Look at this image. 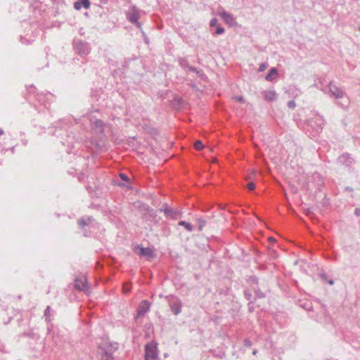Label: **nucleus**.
<instances>
[{"instance_id":"4c0bfd02","label":"nucleus","mask_w":360,"mask_h":360,"mask_svg":"<svg viewBox=\"0 0 360 360\" xmlns=\"http://www.w3.org/2000/svg\"><path fill=\"white\" fill-rule=\"evenodd\" d=\"M251 281H252V283H255V284L257 285V283H258L257 278H256V277H252V278H251Z\"/></svg>"},{"instance_id":"a878e982","label":"nucleus","mask_w":360,"mask_h":360,"mask_svg":"<svg viewBox=\"0 0 360 360\" xmlns=\"http://www.w3.org/2000/svg\"><path fill=\"white\" fill-rule=\"evenodd\" d=\"M145 210L147 211L148 214L153 217H156V212L150 208L148 205L144 206Z\"/></svg>"},{"instance_id":"2f4dec72","label":"nucleus","mask_w":360,"mask_h":360,"mask_svg":"<svg viewBox=\"0 0 360 360\" xmlns=\"http://www.w3.org/2000/svg\"><path fill=\"white\" fill-rule=\"evenodd\" d=\"M246 187L248 190L253 191L255 188V184L254 182L250 181L247 184Z\"/></svg>"},{"instance_id":"a211bd4d","label":"nucleus","mask_w":360,"mask_h":360,"mask_svg":"<svg viewBox=\"0 0 360 360\" xmlns=\"http://www.w3.org/2000/svg\"><path fill=\"white\" fill-rule=\"evenodd\" d=\"M90 121L93 124V125L96 129H98L100 131H103V122L102 120H96V119L95 120H93L92 119H91Z\"/></svg>"},{"instance_id":"9b49d317","label":"nucleus","mask_w":360,"mask_h":360,"mask_svg":"<svg viewBox=\"0 0 360 360\" xmlns=\"http://www.w3.org/2000/svg\"><path fill=\"white\" fill-rule=\"evenodd\" d=\"M170 308L174 315L179 314L181 311V304L178 299H174L169 302Z\"/></svg>"},{"instance_id":"f704fd0d","label":"nucleus","mask_w":360,"mask_h":360,"mask_svg":"<svg viewBox=\"0 0 360 360\" xmlns=\"http://www.w3.org/2000/svg\"><path fill=\"white\" fill-rule=\"evenodd\" d=\"M234 98L241 103L245 102V98L243 96H235Z\"/></svg>"},{"instance_id":"cd10ccee","label":"nucleus","mask_w":360,"mask_h":360,"mask_svg":"<svg viewBox=\"0 0 360 360\" xmlns=\"http://www.w3.org/2000/svg\"><path fill=\"white\" fill-rule=\"evenodd\" d=\"M50 311H51V307L49 306H47L44 311V316L45 317V321L46 322H49Z\"/></svg>"},{"instance_id":"6e6552de","label":"nucleus","mask_w":360,"mask_h":360,"mask_svg":"<svg viewBox=\"0 0 360 360\" xmlns=\"http://www.w3.org/2000/svg\"><path fill=\"white\" fill-rule=\"evenodd\" d=\"M75 287L79 291H88L89 285L86 277L85 276H81L76 278L75 280Z\"/></svg>"},{"instance_id":"9d476101","label":"nucleus","mask_w":360,"mask_h":360,"mask_svg":"<svg viewBox=\"0 0 360 360\" xmlns=\"http://www.w3.org/2000/svg\"><path fill=\"white\" fill-rule=\"evenodd\" d=\"M150 303L148 300L142 301L137 308V317L143 316L150 309Z\"/></svg>"},{"instance_id":"e433bc0d","label":"nucleus","mask_w":360,"mask_h":360,"mask_svg":"<svg viewBox=\"0 0 360 360\" xmlns=\"http://www.w3.org/2000/svg\"><path fill=\"white\" fill-rule=\"evenodd\" d=\"M354 214L356 216H359L360 215V208H356L355 210H354Z\"/></svg>"},{"instance_id":"58836bf2","label":"nucleus","mask_w":360,"mask_h":360,"mask_svg":"<svg viewBox=\"0 0 360 360\" xmlns=\"http://www.w3.org/2000/svg\"><path fill=\"white\" fill-rule=\"evenodd\" d=\"M345 190L349 191H353V188L351 187H348V186L345 188Z\"/></svg>"},{"instance_id":"bb28decb","label":"nucleus","mask_w":360,"mask_h":360,"mask_svg":"<svg viewBox=\"0 0 360 360\" xmlns=\"http://www.w3.org/2000/svg\"><path fill=\"white\" fill-rule=\"evenodd\" d=\"M179 63L181 68H187L189 66L188 60L185 58H180Z\"/></svg>"},{"instance_id":"dca6fc26","label":"nucleus","mask_w":360,"mask_h":360,"mask_svg":"<svg viewBox=\"0 0 360 360\" xmlns=\"http://www.w3.org/2000/svg\"><path fill=\"white\" fill-rule=\"evenodd\" d=\"M93 221L92 217H88L86 218H80L78 219V225L81 229H84L86 226H88Z\"/></svg>"},{"instance_id":"473e14b6","label":"nucleus","mask_w":360,"mask_h":360,"mask_svg":"<svg viewBox=\"0 0 360 360\" xmlns=\"http://www.w3.org/2000/svg\"><path fill=\"white\" fill-rule=\"evenodd\" d=\"M288 106L291 109H294L296 107V103L294 101H290L288 102Z\"/></svg>"},{"instance_id":"a18cd8bd","label":"nucleus","mask_w":360,"mask_h":360,"mask_svg":"<svg viewBox=\"0 0 360 360\" xmlns=\"http://www.w3.org/2000/svg\"><path fill=\"white\" fill-rule=\"evenodd\" d=\"M269 239L271 240V241H274V239H273L272 238H270Z\"/></svg>"},{"instance_id":"37998d69","label":"nucleus","mask_w":360,"mask_h":360,"mask_svg":"<svg viewBox=\"0 0 360 360\" xmlns=\"http://www.w3.org/2000/svg\"><path fill=\"white\" fill-rule=\"evenodd\" d=\"M4 134V130L3 129H0V136Z\"/></svg>"},{"instance_id":"aec40b11","label":"nucleus","mask_w":360,"mask_h":360,"mask_svg":"<svg viewBox=\"0 0 360 360\" xmlns=\"http://www.w3.org/2000/svg\"><path fill=\"white\" fill-rule=\"evenodd\" d=\"M187 68L189 71L195 73L196 75H198V77L201 78L205 75L202 70H198L197 68L191 65H189Z\"/></svg>"},{"instance_id":"f03ea898","label":"nucleus","mask_w":360,"mask_h":360,"mask_svg":"<svg viewBox=\"0 0 360 360\" xmlns=\"http://www.w3.org/2000/svg\"><path fill=\"white\" fill-rule=\"evenodd\" d=\"M117 344L109 345L106 346H99L98 348V354L100 356V360H114L113 353L117 350Z\"/></svg>"},{"instance_id":"7c9ffc66","label":"nucleus","mask_w":360,"mask_h":360,"mask_svg":"<svg viewBox=\"0 0 360 360\" xmlns=\"http://www.w3.org/2000/svg\"><path fill=\"white\" fill-rule=\"evenodd\" d=\"M120 177L122 180L126 181V182H129V178L127 176V174H124V173H120Z\"/></svg>"},{"instance_id":"f8f14e48","label":"nucleus","mask_w":360,"mask_h":360,"mask_svg":"<svg viewBox=\"0 0 360 360\" xmlns=\"http://www.w3.org/2000/svg\"><path fill=\"white\" fill-rule=\"evenodd\" d=\"M160 211L164 212L165 216L167 218H171V219H176L177 216L179 214V212L176 210H174L169 207H166L165 209L160 208Z\"/></svg>"},{"instance_id":"39448f33","label":"nucleus","mask_w":360,"mask_h":360,"mask_svg":"<svg viewBox=\"0 0 360 360\" xmlns=\"http://www.w3.org/2000/svg\"><path fill=\"white\" fill-rule=\"evenodd\" d=\"M145 357L151 360H155L158 358V351L157 343L151 342L145 346Z\"/></svg>"},{"instance_id":"49530a36","label":"nucleus","mask_w":360,"mask_h":360,"mask_svg":"<svg viewBox=\"0 0 360 360\" xmlns=\"http://www.w3.org/2000/svg\"><path fill=\"white\" fill-rule=\"evenodd\" d=\"M144 360H150V359H146V358H145V359H144Z\"/></svg>"},{"instance_id":"c756f323","label":"nucleus","mask_w":360,"mask_h":360,"mask_svg":"<svg viewBox=\"0 0 360 360\" xmlns=\"http://www.w3.org/2000/svg\"><path fill=\"white\" fill-rule=\"evenodd\" d=\"M267 67H268V64L266 63H262L259 65L258 71L263 72L267 68Z\"/></svg>"},{"instance_id":"f257e3e1","label":"nucleus","mask_w":360,"mask_h":360,"mask_svg":"<svg viewBox=\"0 0 360 360\" xmlns=\"http://www.w3.org/2000/svg\"><path fill=\"white\" fill-rule=\"evenodd\" d=\"M328 87L330 95L337 99H342V105L343 107H347L349 104V98L347 96L344 91L336 86L333 82L329 83Z\"/></svg>"},{"instance_id":"412c9836","label":"nucleus","mask_w":360,"mask_h":360,"mask_svg":"<svg viewBox=\"0 0 360 360\" xmlns=\"http://www.w3.org/2000/svg\"><path fill=\"white\" fill-rule=\"evenodd\" d=\"M179 225L185 227V229L188 231H192L193 229L191 224L186 222L185 221H179Z\"/></svg>"},{"instance_id":"5701e85b","label":"nucleus","mask_w":360,"mask_h":360,"mask_svg":"<svg viewBox=\"0 0 360 360\" xmlns=\"http://www.w3.org/2000/svg\"><path fill=\"white\" fill-rule=\"evenodd\" d=\"M197 222H198V230L202 231L203 227L206 224V221L203 219L200 218V219H197Z\"/></svg>"},{"instance_id":"423d86ee","label":"nucleus","mask_w":360,"mask_h":360,"mask_svg":"<svg viewBox=\"0 0 360 360\" xmlns=\"http://www.w3.org/2000/svg\"><path fill=\"white\" fill-rule=\"evenodd\" d=\"M217 15H219L224 20L225 23L229 25L230 27L237 25V22L234 16L231 13L226 11L224 8H223L222 7H220L218 9Z\"/></svg>"},{"instance_id":"1a4fd4ad","label":"nucleus","mask_w":360,"mask_h":360,"mask_svg":"<svg viewBox=\"0 0 360 360\" xmlns=\"http://www.w3.org/2000/svg\"><path fill=\"white\" fill-rule=\"evenodd\" d=\"M135 252L142 257H146L148 259L153 258L155 256L154 250L150 248H143L137 246Z\"/></svg>"},{"instance_id":"7ed1b4c3","label":"nucleus","mask_w":360,"mask_h":360,"mask_svg":"<svg viewBox=\"0 0 360 360\" xmlns=\"http://www.w3.org/2000/svg\"><path fill=\"white\" fill-rule=\"evenodd\" d=\"M142 11L135 5L131 6L127 11H126V18L131 23L136 25V27L141 30V24L139 22Z\"/></svg>"},{"instance_id":"6ab92c4d","label":"nucleus","mask_w":360,"mask_h":360,"mask_svg":"<svg viewBox=\"0 0 360 360\" xmlns=\"http://www.w3.org/2000/svg\"><path fill=\"white\" fill-rule=\"evenodd\" d=\"M252 290L255 294L256 298H264L266 297V294L262 292L257 286H253Z\"/></svg>"},{"instance_id":"b1692460","label":"nucleus","mask_w":360,"mask_h":360,"mask_svg":"<svg viewBox=\"0 0 360 360\" xmlns=\"http://www.w3.org/2000/svg\"><path fill=\"white\" fill-rule=\"evenodd\" d=\"M194 148L197 150H200L204 148V144L200 140H198L194 143Z\"/></svg>"},{"instance_id":"ddd939ff","label":"nucleus","mask_w":360,"mask_h":360,"mask_svg":"<svg viewBox=\"0 0 360 360\" xmlns=\"http://www.w3.org/2000/svg\"><path fill=\"white\" fill-rule=\"evenodd\" d=\"M89 0H77L74 3V8L76 10H80L82 8H89Z\"/></svg>"},{"instance_id":"c9c22d12","label":"nucleus","mask_w":360,"mask_h":360,"mask_svg":"<svg viewBox=\"0 0 360 360\" xmlns=\"http://www.w3.org/2000/svg\"><path fill=\"white\" fill-rule=\"evenodd\" d=\"M123 290L125 293H127L130 291V288L127 285H124L123 287Z\"/></svg>"},{"instance_id":"4468645a","label":"nucleus","mask_w":360,"mask_h":360,"mask_svg":"<svg viewBox=\"0 0 360 360\" xmlns=\"http://www.w3.org/2000/svg\"><path fill=\"white\" fill-rule=\"evenodd\" d=\"M339 160L340 162L347 167L351 166L353 163V159L348 154H342L341 156H340Z\"/></svg>"},{"instance_id":"ea45409f","label":"nucleus","mask_w":360,"mask_h":360,"mask_svg":"<svg viewBox=\"0 0 360 360\" xmlns=\"http://www.w3.org/2000/svg\"><path fill=\"white\" fill-rule=\"evenodd\" d=\"M257 352H258V351H257V349H254V350L252 351V354H253V355H256V354H257Z\"/></svg>"},{"instance_id":"4be33fe9","label":"nucleus","mask_w":360,"mask_h":360,"mask_svg":"<svg viewBox=\"0 0 360 360\" xmlns=\"http://www.w3.org/2000/svg\"><path fill=\"white\" fill-rule=\"evenodd\" d=\"M244 296L249 301L248 305H251L253 303V301L252 300V295L251 292L248 290H244Z\"/></svg>"},{"instance_id":"72a5a7b5","label":"nucleus","mask_w":360,"mask_h":360,"mask_svg":"<svg viewBox=\"0 0 360 360\" xmlns=\"http://www.w3.org/2000/svg\"><path fill=\"white\" fill-rule=\"evenodd\" d=\"M244 345L247 347H250L252 346V342L248 339H245L244 340Z\"/></svg>"},{"instance_id":"f3484780","label":"nucleus","mask_w":360,"mask_h":360,"mask_svg":"<svg viewBox=\"0 0 360 360\" xmlns=\"http://www.w3.org/2000/svg\"><path fill=\"white\" fill-rule=\"evenodd\" d=\"M264 96L265 99L268 101H273L276 98V94L274 91H266Z\"/></svg>"},{"instance_id":"79ce46f5","label":"nucleus","mask_w":360,"mask_h":360,"mask_svg":"<svg viewBox=\"0 0 360 360\" xmlns=\"http://www.w3.org/2000/svg\"><path fill=\"white\" fill-rule=\"evenodd\" d=\"M249 306V310L250 311H252L253 310V307L252 306H250V305H248Z\"/></svg>"},{"instance_id":"393cba45","label":"nucleus","mask_w":360,"mask_h":360,"mask_svg":"<svg viewBox=\"0 0 360 360\" xmlns=\"http://www.w3.org/2000/svg\"><path fill=\"white\" fill-rule=\"evenodd\" d=\"M224 32H225L224 28L223 27H221V25H218L217 27L216 30L213 33V34L214 35H221V34H223Z\"/></svg>"},{"instance_id":"2eb2a0df","label":"nucleus","mask_w":360,"mask_h":360,"mask_svg":"<svg viewBox=\"0 0 360 360\" xmlns=\"http://www.w3.org/2000/svg\"><path fill=\"white\" fill-rule=\"evenodd\" d=\"M278 75V72L276 68H271L268 74L266 75V79L269 82L273 81Z\"/></svg>"},{"instance_id":"20e7f679","label":"nucleus","mask_w":360,"mask_h":360,"mask_svg":"<svg viewBox=\"0 0 360 360\" xmlns=\"http://www.w3.org/2000/svg\"><path fill=\"white\" fill-rule=\"evenodd\" d=\"M72 45L75 52L80 56L83 57L90 53L89 44L82 39H75Z\"/></svg>"},{"instance_id":"c03bdc74","label":"nucleus","mask_w":360,"mask_h":360,"mask_svg":"<svg viewBox=\"0 0 360 360\" xmlns=\"http://www.w3.org/2000/svg\"><path fill=\"white\" fill-rule=\"evenodd\" d=\"M269 239L271 240V241H274V239H273L272 238H270Z\"/></svg>"},{"instance_id":"c85d7f7f","label":"nucleus","mask_w":360,"mask_h":360,"mask_svg":"<svg viewBox=\"0 0 360 360\" xmlns=\"http://www.w3.org/2000/svg\"><path fill=\"white\" fill-rule=\"evenodd\" d=\"M210 26L211 27H213L215 26L217 27L218 26V19L216 18H212L210 22Z\"/></svg>"},{"instance_id":"0eeeda50","label":"nucleus","mask_w":360,"mask_h":360,"mask_svg":"<svg viewBox=\"0 0 360 360\" xmlns=\"http://www.w3.org/2000/svg\"><path fill=\"white\" fill-rule=\"evenodd\" d=\"M325 120L319 115H316L309 120V125L317 132L321 131L325 125Z\"/></svg>"},{"instance_id":"a19ab883","label":"nucleus","mask_w":360,"mask_h":360,"mask_svg":"<svg viewBox=\"0 0 360 360\" xmlns=\"http://www.w3.org/2000/svg\"><path fill=\"white\" fill-rule=\"evenodd\" d=\"M328 283H329L330 285H333L334 281H333V280H330V281H328Z\"/></svg>"}]
</instances>
